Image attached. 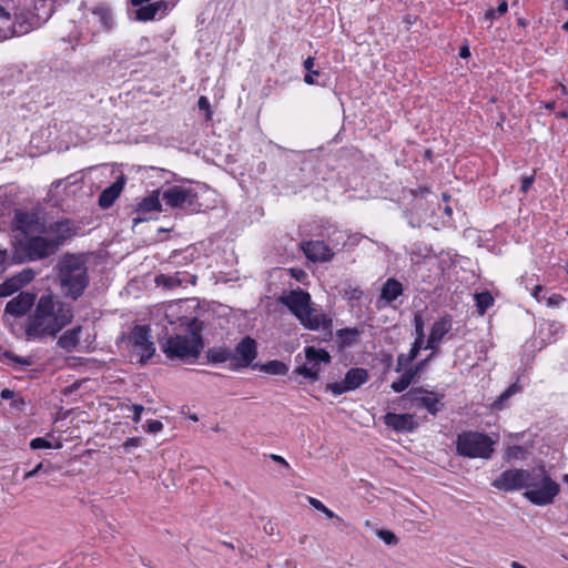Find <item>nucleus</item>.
Segmentation results:
<instances>
[{
	"label": "nucleus",
	"mask_w": 568,
	"mask_h": 568,
	"mask_svg": "<svg viewBox=\"0 0 568 568\" xmlns=\"http://www.w3.org/2000/svg\"><path fill=\"white\" fill-rule=\"evenodd\" d=\"M404 292V287L399 281L394 277L387 278L381 290L378 303H384L383 306L392 305Z\"/></svg>",
	"instance_id": "nucleus-22"
},
{
	"label": "nucleus",
	"mask_w": 568,
	"mask_h": 568,
	"mask_svg": "<svg viewBox=\"0 0 568 568\" xmlns=\"http://www.w3.org/2000/svg\"><path fill=\"white\" fill-rule=\"evenodd\" d=\"M37 301L34 293L29 291L20 292L7 303L4 313L13 317H21L30 312L33 306L36 307Z\"/></svg>",
	"instance_id": "nucleus-16"
},
{
	"label": "nucleus",
	"mask_w": 568,
	"mask_h": 568,
	"mask_svg": "<svg viewBox=\"0 0 568 568\" xmlns=\"http://www.w3.org/2000/svg\"><path fill=\"white\" fill-rule=\"evenodd\" d=\"M560 493V485L551 478L544 465L530 468L524 497L536 506L554 503Z\"/></svg>",
	"instance_id": "nucleus-4"
},
{
	"label": "nucleus",
	"mask_w": 568,
	"mask_h": 568,
	"mask_svg": "<svg viewBox=\"0 0 568 568\" xmlns=\"http://www.w3.org/2000/svg\"><path fill=\"white\" fill-rule=\"evenodd\" d=\"M12 278L18 284V286L22 288L34 278V272L31 268H27L12 276Z\"/></svg>",
	"instance_id": "nucleus-41"
},
{
	"label": "nucleus",
	"mask_w": 568,
	"mask_h": 568,
	"mask_svg": "<svg viewBox=\"0 0 568 568\" xmlns=\"http://www.w3.org/2000/svg\"><path fill=\"white\" fill-rule=\"evenodd\" d=\"M524 448L521 446L515 445L507 449V456L513 459H519L524 457Z\"/></svg>",
	"instance_id": "nucleus-48"
},
{
	"label": "nucleus",
	"mask_w": 568,
	"mask_h": 568,
	"mask_svg": "<svg viewBox=\"0 0 568 568\" xmlns=\"http://www.w3.org/2000/svg\"><path fill=\"white\" fill-rule=\"evenodd\" d=\"M470 55V51L468 47H462L459 51V57L466 59Z\"/></svg>",
	"instance_id": "nucleus-63"
},
{
	"label": "nucleus",
	"mask_w": 568,
	"mask_h": 568,
	"mask_svg": "<svg viewBox=\"0 0 568 568\" xmlns=\"http://www.w3.org/2000/svg\"><path fill=\"white\" fill-rule=\"evenodd\" d=\"M206 358L210 363L220 364L225 362L233 363V351L226 347H211L206 352Z\"/></svg>",
	"instance_id": "nucleus-29"
},
{
	"label": "nucleus",
	"mask_w": 568,
	"mask_h": 568,
	"mask_svg": "<svg viewBox=\"0 0 568 568\" xmlns=\"http://www.w3.org/2000/svg\"><path fill=\"white\" fill-rule=\"evenodd\" d=\"M30 447L32 449H43V448H51L52 445L49 440H47L45 438L43 437H37V438H33L31 442H30Z\"/></svg>",
	"instance_id": "nucleus-45"
},
{
	"label": "nucleus",
	"mask_w": 568,
	"mask_h": 568,
	"mask_svg": "<svg viewBox=\"0 0 568 568\" xmlns=\"http://www.w3.org/2000/svg\"><path fill=\"white\" fill-rule=\"evenodd\" d=\"M281 303L285 305L290 312L297 318L302 317V313L308 308L312 301L311 295L301 290H293L287 295L280 298Z\"/></svg>",
	"instance_id": "nucleus-17"
},
{
	"label": "nucleus",
	"mask_w": 568,
	"mask_h": 568,
	"mask_svg": "<svg viewBox=\"0 0 568 568\" xmlns=\"http://www.w3.org/2000/svg\"><path fill=\"white\" fill-rule=\"evenodd\" d=\"M418 356V354L415 352L413 353V349H409V352L407 354H399L397 356V364H396V368L395 371L397 373L402 372L406 366H408L416 357Z\"/></svg>",
	"instance_id": "nucleus-40"
},
{
	"label": "nucleus",
	"mask_w": 568,
	"mask_h": 568,
	"mask_svg": "<svg viewBox=\"0 0 568 568\" xmlns=\"http://www.w3.org/2000/svg\"><path fill=\"white\" fill-rule=\"evenodd\" d=\"M130 409L133 412L132 420L139 423L144 407L142 405H132Z\"/></svg>",
	"instance_id": "nucleus-53"
},
{
	"label": "nucleus",
	"mask_w": 568,
	"mask_h": 568,
	"mask_svg": "<svg viewBox=\"0 0 568 568\" xmlns=\"http://www.w3.org/2000/svg\"><path fill=\"white\" fill-rule=\"evenodd\" d=\"M544 287L541 285H536L534 288H532V292H531V295L537 300V301H541V296H540V293L542 292Z\"/></svg>",
	"instance_id": "nucleus-62"
},
{
	"label": "nucleus",
	"mask_w": 568,
	"mask_h": 568,
	"mask_svg": "<svg viewBox=\"0 0 568 568\" xmlns=\"http://www.w3.org/2000/svg\"><path fill=\"white\" fill-rule=\"evenodd\" d=\"M361 333L362 332L356 327H347V328L338 329L336 332V338H337L339 348L343 349V348L354 345L357 342Z\"/></svg>",
	"instance_id": "nucleus-27"
},
{
	"label": "nucleus",
	"mask_w": 568,
	"mask_h": 568,
	"mask_svg": "<svg viewBox=\"0 0 568 568\" xmlns=\"http://www.w3.org/2000/svg\"><path fill=\"white\" fill-rule=\"evenodd\" d=\"M202 328V322L193 318L185 333L169 336L162 344L165 356L172 361L194 363L204 346L201 336Z\"/></svg>",
	"instance_id": "nucleus-3"
},
{
	"label": "nucleus",
	"mask_w": 568,
	"mask_h": 568,
	"mask_svg": "<svg viewBox=\"0 0 568 568\" xmlns=\"http://www.w3.org/2000/svg\"><path fill=\"white\" fill-rule=\"evenodd\" d=\"M298 321L304 328L310 331H318L320 328L332 331L333 327V320L322 310L316 308L312 301L310 302L308 308L302 313V317H300Z\"/></svg>",
	"instance_id": "nucleus-14"
},
{
	"label": "nucleus",
	"mask_w": 568,
	"mask_h": 568,
	"mask_svg": "<svg viewBox=\"0 0 568 568\" xmlns=\"http://www.w3.org/2000/svg\"><path fill=\"white\" fill-rule=\"evenodd\" d=\"M424 339H425V337H420V339L418 336L415 337V341L410 347V349H413V353L416 352L417 354H419V352L423 347Z\"/></svg>",
	"instance_id": "nucleus-54"
},
{
	"label": "nucleus",
	"mask_w": 568,
	"mask_h": 568,
	"mask_svg": "<svg viewBox=\"0 0 568 568\" xmlns=\"http://www.w3.org/2000/svg\"><path fill=\"white\" fill-rule=\"evenodd\" d=\"M510 567L511 568H526L524 565H521L520 562L518 561H511L510 562Z\"/></svg>",
	"instance_id": "nucleus-64"
},
{
	"label": "nucleus",
	"mask_w": 568,
	"mask_h": 568,
	"mask_svg": "<svg viewBox=\"0 0 568 568\" xmlns=\"http://www.w3.org/2000/svg\"><path fill=\"white\" fill-rule=\"evenodd\" d=\"M19 250L22 252V256L18 258L16 256L12 257V260H19V262L23 260L39 261L53 255L58 251L57 244L44 234L34 235L26 239L24 242H20L17 252Z\"/></svg>",
	"instance_id": "nucleus-8"
},
{
	"label": "nucleus",
	"mask_w": 568,
	"mask_h": 568,
	"mask_svg": "<svg viewBox=\"0 0 568 568\" xmlns=\"http://www.w3.org/2000/svg\"><path fill=\"white\" fill-rule=\"evenodd\" d=\"M521 390V387L514 383L509 385L493 403V408L500 410L505 407L506 402L514 396L515 394L519 393Z\"/></svg>",
	"instance_id": "nucleus-33"
},
{
	"label": "nucleus",
	"mask_w": 568,
	"mask_h": 568,
	"mask_svg": "<svg viewBox=\"0 0 568 568\" xmlns=\"http://www.w3.org/2000/svg\"><path fill=\"white\" fill-rule=\"evenodd\" d=\"M414 326H415V334H416V336H418L419 338L420 337H425L424 321H423V317H422L420 314H415V316H414Z\"/></svg>",
	"instance_id": "nucleus-46"
},
{
	"label": "nucleus",
	"mask_w": 568,
	"mask_h": 568,
	"mask_svg": "<svg viewBox=\"0 0 568 568\" xmlns=\"http://www.w3.org/2000/svg\"><path fill=\"white\" fill-rule=\"evenodd\" d=\"M305 358L308 363H314L318 365L321 363L328 364L331 363V355L324 348H315L314 346H307L305 348Z\"/></svg>",
	"instance_id": "nucleus-31"
},
{
	"label": "nucleus",
	"mask_w": 568,
	"mask_h": 568,
	"mask_svg": "<svg viewBox=\"0 0 568 568\" xmlns=\"http://www.w3.org/2000/svg\"><path fill=\"white\" fill-rule=\"evenodd\" d=\"M455 444L456 453L462 457L490 459L496 442L484 433L465 430L457 435Z\"/></svg>",
	"instance_id": "nucleus-5"
},
{
	"label": "nucleus",
	"mask_w": 568,
	"mask_h": 568,
	"mask_svg": "<svg viewBox=\"0 0 568 568\" xmlns=\"http://www.w3.org/2000/svg\"><path fill=\"white\" fill-rule=\"evenodd\" d=\"M14 227L26 235L27 239L44 234L45 223L36 212L17 211L14 214Z\"/></svg>",
	"instance_id": "nucleus-11"
},
{
	"label": "nucleus",
	"mask_w": 568,
	"mask_h": 568,
	"mask_svg": "<svg viewBox=\"0 0 568 568\" xmlns=\"http://www.w3.org/2000/svg\"><path fill=\"white\" fill-rule=\"evenodd\" d=\"M257 355L256 342L251 337H244L233 352L232 369H240L251 365Z\"/></svg>",
	"instance_id": "nucleus-15"
},
{
	"label": "nucleus",
	"mask_w": 568,
	"mask_h": 568,
	"mask_svg": "<svg viewBox=\"0 0 568 568\" xmlns=\"http://www.w3.org/2000/svg\"><path fill=\"white\" fill-rule=\"evenodd\" d=\"M151 329L146 325H135L128 336V348L131 361L143 365L155 353L154 343L151 339Z\"/></svg>",
	"instance_id": "nucleus-6"
},
{
	"label": "nucleus",
	"mask_w": 568,
	"mask_h": 568,
	"mask_svg": "<svg viewBox=\"0 0 568 568\" xmlns=\"http://www.w3.org/2000/svg\"><path fill=\"white\" fill-rule=\"evenodd\" d=\"M453 329V316L445 314L437 318L432 327L427 338L425 349H430L433 353L439 352L440 344L445 336Z\"/></svg>",
	"instance_id": "nucleus-13"
},
{
	"label": "nucleus",
	"mask_w": 568,
	"mask_h": 568,
	"mask_svg": "<svg viewBox=\"0 0 568 568\" xmlns=\"http://www.w3.org/2000/svg\"><path fill=\"white\" fill-rule=\"evenodd\" d=\"M81 326L65 331L58 339V345L68 351H73L80 342Z\"/></svg>",
	"instance_id": "nucleus-25"
},
{
	"label": "nucleus",
	"mask_w": 568,
	"mask_h": 568,
	"mask_svg": "<svg viewBox=\"0 0 568 568\" xmlns=\"http://www.w3.org/2000/svg\"><path fill=\"white\" fill-rule=\"evenodd\" d=\"M377 536L387 545H396L398 539L390 530H378Z\"/></svg>",
	"instance_id": "nucleus-44"
},
{
	"label": "nucleus",
	"mask_w": 568,
	"mask_h": 568,
	"mask_svg": "<svg viewBox=\"0 0 568 568\" xmlns=\"http://www.w3.org/2000/svg\"><path fill=\"white\" fill-rule=\"evenodd\" d=\"M141 439L138 437H131L123 442L122 447L125 452H129L132 447H139Z\"/></svg>",
	"instance_id": "nucleus-52"
},
{
	"label": "nucleus",
	"mask_w": 568,
	"mask_h": 568,
	"mask_svg": "<svg viewBox=\"0 0 568 568\" xmlns=\"http://www.w3.org/2000/svg\"><path fill=\"white\" fill-rule=\"evenodd\" d=\"M168 8V3L165 1H156L153 3H149L146 6L140 7L136 11L138 19L142 21H149L155 18L159 12H164Z\"/></svg>",
	"instance_id": "nucleus-26"
},
{
	"label": "nucleus",
	"mask_w": 568,
	"mask_h": 568,
	"mask_svg": "<svg viewBox=\"0 0 568 568\" xmlns=\"http://www.w3.org/2000/svg\"><path fill=\"white\" fill-rule=\"evenodd\" d=\"M20 290L14 280L10 277L0 285V297L11 296Z\"/></svg>",
	"instance_id": "nucleus-39"
},
{
	"label": "nucleus",
	"mask_w": 568,
	"mask_h": 568,
	"mask_svg": "<svg viewBox=\"0 0 568 568\" xmlns=\"http://www.w3.org/2000/svg\"><path fill=\"white\" fill-rule=\"evenodd\" d=\"M75 234V231L72 226V222L68 219L55 221L45 225L44 235H47L51 241L57 244V248L67 241L70 240Z\"/></svg>",
	"instance_id": "nucleus-18"
},
{
	"label": "nucleus",
	"mask_w": 568,
	"mask_h": 568,
	"mask_svg": "<svg viewBox=\"0 0 568 568\" xmlns=\"http://www.w3.org/2000/svg\"><path fill=\"white\" fill-rule=\"evenodd\" d=\"M308 503L312 507H314L316 510L323 513L328 519H336L337 521H343L341 517H338L336 514H334L331 509H328L321 500L308 497Z\"/></svg>",
	"instance_id": "nucleus-38"
},
{
	"label": "nucleus",
	"mask_w": 568,
	"mask_h": 568,
	"mask_svg": "<svg viewBox=\"0 0 568 568\" xmlns=\"http://www.w3.org/2000/svg\"><path fill=\"white\" fill-rule=\"evenodd\" d=\"M271 459L274 460L275 463L286 467V468H290V464L280 455H275V454H272L271 456Z\"/></svg>",
	"instance_id": "nucleus-57"
},
{
	"label": "nucleus",
	"mask_w": 568,
	"mask_h": 568,
	"mask_svg": "<svg viewBox=\"0 0 568 568\" xmlns=\"http://www.w3.org/2000/svg\"><path fill=\"white\" fill-rule=\"evenodd\" d=\"M58 280L64 297L77 301L89 286L87 260L81 254H65L58 264Z\"/></svg>",
	"instance_id": "nucleus-2"
},
{
	"label": "nucleus",
	"mask_w": 568,
	"mask_h": 568,
	"mask_svg": "<svg viewBox=\"0 0 568 568\" xmlns=\"http://www.w3.org/2000/svg\"><path fill=\"white\" fill-rule=\"evenodd\" d=\"M430 250L426 245L414 244L409 251L410 261L413 263H419L420 260L429 256Z\"/></svg>",
	"instance_id": "nucleus-37"
},
{
	"label": "nucleus",
	"mask_w": 568,
	"mask_h": 568,
	"mask_svg": "<svg viewBox=\"0 0 568 568\" xmlns=\"http://www.w3.org/2000/svg\"><path fill=\"white\" fill-rule=\"evenodd\" d=\"M406 398L415 406L427 409V412L432 415H436L443 406V404H440L443 395H438L434 392H429L419 387L412 388L406 394Z\"/></svg>",
	"instance_id": "nucleus-12"
},
{
	"label": "nucleus",
	"mask_w": 568,
	"mask_h": 568,
	"mask_svg": "<svg viewBox=\"0 0 568 568\" xmlns=\"http://www.w3.org/2000/svg\"><path fill=\"white\" fill-rule=\"evenodd\" d=\"M162 200L171 209H180L187 213L201 211L197 192L185 185H173L162 193Z\"/></svg>",
	"instance_id": "nucleus-7"
},
{
	"label": "nucleus",
	"mask_w": 568,
	"mask_h": 568,
	"mask_svg": "<svg viewBox=\"0 0 568 568\" xmlns=\"http://www.w3.org/2000/svg\"><path fill=\"white\" fill-rule=\"evenodd\" d=\"M10 256L7 250L0 248V273H2L9 265H11Z\"/></svg>",
	"instance_id": "nucleus-49"
},
{
	"label": "nucleus",
	"mask_w": 568,
	"mask_h": 568,
	"mask_svg": "<svg viewBox=\"0 0 568 568\" xmlns=\"http://www.w3.org/2000/svg\"><path fill=\"white\" fill-rule=\"evenodd\" d=\"M162 429H163V424L160 420H150L145 427V430L150 434L158 433Z\"/></svg>",
	"instance_id": "nucleus-51"
},
{
	"label": "nucleus",
	"mask_w": 568,
	"mask_h": 568,
	"mask_svg": "<svg viewBox=\"0 0 568 568\" xmlns=\"http://www.w3.org/2000/svg\"><path fill=\"white\" fill-rule=\"evenodd\" d=\"M417 371L418 368H407L406 367L400 372L402 375L395 379L392 385H390V388L395 392V393H402L404 392L414 381L416 374H417Z\"/></svg>",
	"instance_id": "nucleus-28"
},
{
	"label": "nucleus",
	"mask_w": 568,
	"mask_h": 568,
	"mask_svg": "<svg viewBox=\"0 0 568 568\" xmlns=\"http://www.w3.org/2000/svg\"><path fill=\"white\" fill-rule=\"evenodd\" d=\"M314 58L313 57H307L303 63L304 65V69L307 70L308 72L310 71H313V67H314Z\"/></svg>",
	"instance_id": "nucleus-61"
},
{
	"label": "nucleus",
	"mask_w": 568,
	"mask_h": 568,
	"mask_svg": "<svg viewBox=\"0 0 568 568\" xmlns=\"http://www.w3.org/2000/svg\"><path fill=\"white\" fill-rule=\"evenodd\" d=\"M535 181V174L521 178L520 191L527 193Z\"/></svg>",
	"instance_id": "nucleus-50"
},
{
	"label": "nucleus",
	"mask_w": 568,
	"mask_h": 568,
	"mask_svg": "<svg viewBox=\"0 0 568 568\" xmlns=\"http://www.w3.org/2000/svg\"><path fill=\"white\" fill-rule=\"evenodd\" d=\"M474 297L479 315H484L494 303V298L489 292L476 293Z\"/></svg>",
	"instance_id": "nucleus-35"
},
{
	"label": "nucleus",
	"mask_w": 568,
	"mask_h": 568,
	"mask_svg": "<svg viewBox=\"0 0 568 568\" xmlns=\"http://www.w3.org/2000/svg\"><path fill=\"white\" fill-rule=\"evenodd\" d=\"M140 212H158L161 211L160 191L155 190L141 200L138 204Z\"/></svg>",
	"instance_id": "nucleus-30"
},
{
	"label": "nucleus",
	"mask_w": 568,
	"mask_h": 568,
	"mask_svg": "<svg viewBox=\"0 0 568 568\" xmlns=\"http://www.w3.org/2000/svg\"><path fill=\"white\" fill-rule=\"evenodd\" d=\"M14 396V392L9 389V388H3L1 392H0V397L4 400H8V399H11L13 398Z\"/></svg>",
	"instance_id": "nucleus-59"
},
{
	"label": "nucleus",
	"mask_w": 568,
	"mask_h": 568,
	"mask_svg": "<svg viewBox=\"0 0 568 568\" xmlns=\"http://www.w3.org/2000/svg\"><path fill=\"white\" fill-rule=\"evenodd\" d=\"M149 52H151L150 39L146 37H141L138 41V54H146Z\"/></svg>",
	"instance_id": "nucleus-47"
},
{
	"label": "nucleus",
	"mask_w": 568,
	"mask_h": 568,
	"mask_svg": "<svg viewBox=\"0 0 568 568\" xmlns=\"http://www.w3.org/2000/svg\"><path fill=\"white\" fill-rule=\"evenodd\" d=\"M368 381V372L365 368L354 367L346 372L342 382L327 384L326 389L333 395L338 396L344 393L355 390Z\"/></svg>",
	"instance_id": "nucleus-10"
},
{
	"label": "nucleus",
	"mask_w": 568,
	"mask_h": 568,
	"mask_svg": "<svg viewBox=\"0 0 568 568\" xmlns=\"http://www.w3.org/2000/svg\"><path fill=\"white\" fill-rule=\"evenodd\" d=\"M529 474L530 469H507L504 470L497 478H495L491 485L493 487L503 491H518L521 489L526 490Z\"/></svg>",
	"instance_id": "nucleus-9"
},
{
	"label": "nucleus",
	"mask_w": 568,
	"mask_h": 568,
	"mask_svg": "<svg viewBox=\"0 0 568 568\" xmlns=\"http://www.w3.org/2000/svg\"><path fill=\"white\" fill-rule=\"evenodd\" d=\"M73 307L52 293L41 295L29 315L24 333L28 341L55 337L73 320Z\"/></svg>",
	"instance_id": "nucleus-1"
},
{
	"label": "nucleus",
	"mask_w": 568,
	"mask_h": 568,
	"mask_svg": "<svg viewBox=\"0 0 568 568\" xmlns=\"http://www.w3.org/2000/svg\"><path fill=\"white\" fill-rule=\"evenodd\" d=\"M315 75H320L318 70H313V71H310L307 74H305V77H304L305 83H307L310 85L315 84V80H314Z\"/></svg>",
	"instance_id": "nucleus-56"
},
{
	"label": "nucleus",
	"mask_w": 568,
	"mask_h": 568,
	"mask_svg": "<svg viewBox=\"0 0 568 568\" xmlns=\"http://www.w3.org/2000/svg\"><path fill=\"white\" fill-rule=\"evenodd\" d=\"M305 256L313 262H327L334 253L324 241H308L302 245Z\"/></svg>",
	"instance_id": "nucleus-20"
},
{
	"label": "nucleus",
	"mask_w": 568,
	"mask_h": 568,
	"mask_svg": "<svg viewBox=\"0 0 568 568\" xmlns=\"http://www.w3.org/2000/svg\"><path fill=\"white\" fill-rule=\"evenodd\" d=\"M253 367L270 375H285L288 372V366L277 359L270 361L265 364H256Z\"/></svg>",
	"instance_id": "nucleus-32"
},
{
	"label": "nucleus",
	"mask_w": 568,
	"mask_h": 568,
	"mask_svg": "<svg viewBox=\"0 0 568 568\" xmlns=\"http://www.w3.org/2000/svg\"><path fill=\"white\" fill-rule=\"evenodd\" d=\"M125 183L126 178L123 174H121L110 186L105 187L99 196L98 203L100 207H111L114 204L115 200L120 196L121 192L123 191Z\"/></svg>",
	"instance_id": "nucleus-21"
},
{
	"label": "nucleus",
	"mask_w": 568,
	"mask_h": 568,
	"mask_svg": "<svg viewBox=\"0 0 568 568\" xmlns=\"http://www.w3.org/2000/svg\"><path fill=\"white\" fill-rule=\"evenodd\" d=\"M384 424L397 433H412L418 427L414 415L387 413L384 416Z\"/></svg>",
	"instance_id": "nucleus-19"
},
{
	"label": "nucleus",
	"mask_w": 568,
	"mask_h": 568,
	"mask_svg": "<svg viewBox=\"0 0 568 568\" xmlns=\"http://www.w3.org/2000/svg\"><path fill=\"white\" fill-rule=\"evenodd\" d=\"M295 374L301 375L312 382H315L320 377L321 367L315 365L314 363L304 364L298 366L295 371Z\"/></svg>",
	"instance_id": "nucleus-34"
},
{
	"label": "nucleus",
	"mask_w": 568,
	"mask_h": 568,
	"mask_svg": "<svg viewBox=\"0 0 568 568\" xmlns=\"http://www.w3.org/2000/svg\"><path fill=\"white\" fill-rule=\"evenodd\" d=\"M508 11V3L506 0H503L496 9H488L484 14V20L489 22L491 26L495 19L503 17Z\"/></svg>",
	"instance_id": "nucleus-36"
},
{
	"label": "nucleus",
	"mask_w": 568,
	"mask_h": 568,
	"mask_svg": "<svg viewBox=\"0 0 568 568\" xmlns=\"http://www.w3.org/2000/svg\"><path fill=\"white\" fill-rule=\"evenodd\" d=\"M187 282L194 283L195 277L181 272H176L172 275L160 274L155 277V283L158 286H163L169 290L181 286Z\"/></svg>",
	"instance_id": "nucleus-23"
},
{
	"label": "nucleus",
	"mask_w": 568,
	"mask_h": 568,
	"mask_svg": "<svg viewBox=\"0 0 568 568\" xmlns=\"http://www.w3.org/2000/svg\"><path fill=\"white\" fill-rule=\"evenodd\" d=\"M197 106L200 110H205L210 113V101L206 97H200Z\"/></svg>",
	"instance_id": "nucleus-55"
},
{
	"label": "nucleus",
	"mask_w": 568,
	"mask_h": 568,
	"mask_svg": "<svg viewBox=\"0 0 568 568\" xmlns=\"http://www.w3.org/2000/svg\"><path fill=\"white\" fill-rule=\"evenodd\" d=\"M10 22V14L2 7H0V41L9 38L8 33L4 32L3 26Z\"/></svg>",
	"instance_id": "nucleus-43"
},
{
	"label": "nucleus",
	"mask_w": 568,
	"mask_h": 568,
	"mask_svg": "<svg viewBox=\"0 0 568 568\" xmlns=\"http://www.w3.org/2000/svg\"><path fill=\"white\" fill-rule=\"evenodd\" d=\"M4 356L12 363H16L21 366H31L34 363L32 357H21L11 352H7Z\"/></svg>",
	"instance_id": "nucleus-42"
},
{
	"label": "nucleus",
	"mask_w": 568,
	"mask_h": 568,
	"mask_svg": "<svg viewBox=\"0 0 568 568\" xmlns=\"http://www.w3.org/2000/svg\"><path fill=\"white\" fill-rule=\"evenodd\" d=\"M93 17L97 18L101 29L109 31L114 26V19L111 9L106 4H98L92 9Z\"/></svg>",
	"instance_id": "nucleus-24"
},
{
	"label": "nucleus",
	"mask_w": 568,
	"mask_h": 568,
	"mask_svg": "<svg viewBox=\"0 0 568 568\" xmlns=\"http://www.w3.org/2000/svg\"><path fill=\"white\" fill-rule=\"evenodd\" d=\"M42 466H43L42 463H40L32 470L27 471L24 474V479H29V478L34 477L42 469Z\"/></svg>",
	"instance_id": "nucleus-58"
},
{
	"label": "nucleus",
	"mask_w": 568,
	"mask_h": 568,
	"mask_svg": "<svg viewBox=\"0 0 568 568\" xmlns=\"http://www.w3.org/2000/svg\"><path fill=\"white\" fill-rule=\"evenodd\" d=\"M562 301H564V298L560 295H552L551 297L548 298L547 305H549V306L558 305L559 302H562Z\"/></svg>",
	"instance_id": "nucleus-60"
}]
</instances>
